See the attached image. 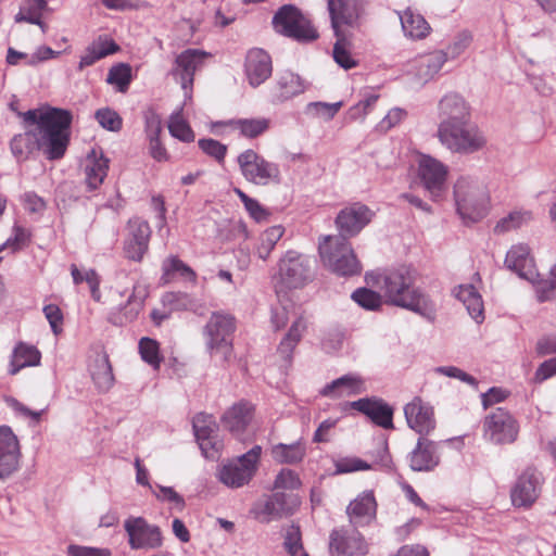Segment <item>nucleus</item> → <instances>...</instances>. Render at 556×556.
I'll return each mask as SVG.
<instances>
[{"instance_id":"b1692460","label":"nucleus","mask_w":556,"mask_h":556,"mask_svg":"<svg viewBox=\"0 0 556 556\" xmlns=\"http://www.w3.org/2000/svg\"><path fill=\"white\" fill-rule=\"evenodd\" d=\"M244 72L249 84L254 88L258 87L271 75L270 55L261 48L250 49L245 56Z\"/></svg>"},{"instance_id":"8fccbe9b","label":"nucleus","mask_w":556,"mask_h":556,"mask_svg":"<svg viewBox=\"0 0 556 556\" xmlns=\"http://www.w3.org/2000/svg\"><path fill=\"white\" fill-rule=\"evenodd\" d=\"M351 298L357 305L367 311H377L382 305L381 294L365 287L353 291Z\"/></svg>"},{"instance_id":"4468645a","label":"nucleus","mask_w":556,"mask_h":556,"mask_svg":"<svg viewBox=\"0 0 556 556\" xmlns=\"http://www.w3.org/2000/svg\"><path fill=\"white\" fill-rule=\"evenodd\" d=\"M375 213L366 204L352 203L337 214L334 225L339 231L334 237H342L349 241L357 236L372 219Z\"/></svg>"},{"instance_id":"c03bdc74","label":"nucleus","mask_w":556,"mask_h":556,"mask_svg":"<svg viewBox=\"0 0 556 556\" xmlns=\"http://www.w3.org/2000/svg\"><path fill=\"white\" fill-rule=\"evenodd\" d=\"M162 303L172 312L174 311H193L195 312L199 304L195 298L187 292H166L162 295Z\"/></svg>"},{"instance_id":"4c0bfd02","label":"nucleus","mask_w":556,"mask_h":556,"mask_svg":"<svg viewBox=\"0 0 556 556\" xmlns=\"http://www.w3.org/2000/svg\"><path fill=\"white\" fill-rule=\"evenodd\" d=\"M90 371L91 378L100 392H108L113 387L114 375L108 355L98 356Z\"/></svg>"},{"instance_id":"5fc2aeb1","label":"nucleus","mask_w":556,"mask_h":556,"mask_svg":"<svg viewBox=\"0 0 556 556\" xmlns=\"http://www.w3.org/2000/svg\"><path fill=\"white\" fill-rule=\"evenodd\" d=\"M532 218L531 212H511L506 217L500 219L495 227L494 232L504 233L513 229L521 227L525 223Z\"/></svg>"},{"instance_id":"f704fd0d","label":"nucleus","mask_w":556,"mask_h":556,"mask_svg":"<svg viewBox=\"0 0 556 556\" xmlns=\"http://www.w3.org/2000/svg\"><path fill=\"white\" fill-rule=\"evenodd\" d=\"M176 275L192 283L197 282V273L177 255H169L162 263V276L160 281L164 286L168 285Z\"/></svg>"},{"instance_id":"a18cd8bd","label":"nucleus","mask_w":556,"mask_h":556,"mask_svg":"<svg viewBox=\"0 0 556 556\" xmlns=\"http://www.w3.org/2000/svg\"><path fill=\"white\" fill-rule=\"evenodd\" d=\"M283 233L285 228L280 225L267 228L261 236L260 244L256 249L257 256L264 261L267 260Z\"/></svg>"},{"instance_id":"de8ad7c7","label":"nucleus","mask_w":556,"mask_h":556,"mask_svg":"<svg viewBox=\"0 0 556 556\" xmlns=\"http://www.w3.org/2000/svg\"><path fill=\"white\" fill-rule=\"evenodd\" d=\"M131 66L128 63H117L108 73L105 81L116 86L117 91L126 92L131 83Z\"/></svg>"},{"instance_id":"bf43d9fd","label":"nucleus","mask_w":556,"mask_h":556,"mask_svg":"<svg viewBox=\"0 0 556 556\" xmlns=\"http://www.w3.org/2000/svg\"><path fill=\"white\" fill-rule=\"evenodd\" d=\"M203 153L213 157L217 163H223L227 154V146L213 138H202L198 141Z\"/></svg>"},{"instance_id":"2f4dec72","label":"nucleus","mask_w":556,"mask_h":556,"mask_svg":"<svg viewBox=\"0 0 556 556\" xmlns=\"http://www.w3.org/2000/svg\"><path fill=\"white\" fill-rule=\"evenodd\" d=\"M40 361V351L35 345L21 341L13 350L9 374L14 376L25 367L38 366Z\"/></svg>"},{"instance_id":"c9c22d12","label":"nucleus","mask_w":556,"mask_h":556,"mask_svg":"<svg viewBox=\"0 0 556 556\" xmlns=\"http://www.w3.org/2000/svg\"><path fill=\"white\" fill-rule=\"evenodd\" d=\"M400 20L405 36L409 37L410 39H424L430 33L431 27L429 23L420 13L414 11L410 8H407L400 15Z\"/></svg>"},{"instance_id":"6e6d98bb","label":"nucleus","mask_w":556,"mask_h":556,"mask_svg":"<svg viewBox=\"0 0 556 556\" xmlns=\"http://www.w3.org/2000/svg\"><path fill=\"white\" fill-rule=\"evenodd\" d=\"M369 455L371 458V469L378 468L386 472L394 471V464L389 452L387 442L380 443L377 448L369 453Z\"/></svg>"},{"instance_id":"423d86ee","label":"nucleus","mask_w":556,"mask_h":556,"mask_svg":"<svg viewBox=\"0 0 556 556\" xmlns=\"http://www.w3.org/2000/svg\"><path fill=\"white\" fill-rule=\"evenodd\" d=\"M236 319L230 314L214 312L204 327L205 344L211 354H219L228 362L232 354Z\"/></svg>"},{"instance_id":"1a4fd4ad","label":"nucleus","mask_w":556,"mask_h":556,"mask_svg":"<svg viewBox=\"0 0 556 556\" xmlns=\"http://www.w3.org/2000/svg\"><path fill=\"white\" fill-rule=\"evenodd\" d=\"M262 447L254 445L250 451L223 465L218 479L225 485L237 489L248 484L256 472Z\"/></svg>"},{"instance_id":"39448f33","label":"nucleus","mask_w":556,"mask_h":556,"mask_svg":"<svg viewBox=\"0 0 556 556\" xmlns=\"http://www.w3.org/2000/svg\"><path fill=\"white\" fill-rule=\"evenodd\" d=\"M437 137L443 147L458 154H472L486 144L483 132L471 121L438 126Z\"/></svg>"},{"instance_id":"aec40b11","label":"nucleus","mask_w":556,"mask_h":556,"mask_svg":"<svg viewBox=\"0 0 556 556\" xmlns=\"http://www.w3.org/2000/svg\"><path fill=\"white\" fill-rule=\"evenodd\" d=\"M404 415L407 425L416 431L419 437H427L435 429L433 407L424 402L419 396L404 406Z\"/></svg>"},{"instance_id":"0eeeda50","label":"nucleus","mask_w":556,"mask_h":556,"mask_svg":"<svg viewBox=\"0 0 556 556\" xmlns=\"http://www.w3.org/2000/svg\"><path fill=\"white\" fill-rule=\"evenodd\" d=\"M275 29L299 42H312L318 39L319 34L312 23L293 4H285L273 17Z\"/></svg>"},{"instance_id":"37998d69","label":"nucleus","mask_w":556,"mask_h":556,"mask_svg":"<svg viewBox=\"0 0 556 556\" xmlns=\"http://www.w3.org/2000/svg\"><path fill=\"white\" fill-rule=\"evenodd\" d=\"M49 0H25L14 16L15 23H38L45 12L50 11Z\"/></svg>"},{"instance_id":"49530a36","label":"nucleus","mask_w":556,"mask_h":556,"mask_svg":"<svg viewBox=\"0 0 556 556\" xmlns=\"http://www.w3.org/2000/svg\"><path fill=\"white\" fill-rule=\"evenodd\" d=\"M235 129L250 139H254L269 128V121L267 118H239L232 122Z\"/></svg>"},{"instance_id":"6ab92c4d","label":"nucleus","mask_w":556,"mask_h":556,"mask_svg":"<svg viewBox=\"0 0 556 556\" xmlns=\"http://www.w3.org/2000/svg\"><path fill=\"white\" fill-rule=\"evenodd\" d=\"M21 447L9 426H0V479L10 478L20 469Z\"/></svg>"},{"instance_id":"0e129e2a","label":"nucleus","mask_w":556,"mask_h":556,"mask_svg":"<svg viewBox=\"0 0 556 556\" xmlns=\"http://www.w3.org/2000/svg\"><path fill=\"white\" fill-rule=\"evenodd\" d=\"M144 131L148 140L159 139L162 132L161 116L152 109L144 112Z\"/></svg>"},{"instance_id":"5701e85b","label":"nucleus","mask_w":556,"mask_h":556,"mask_svg":"<svg viewBox=\"0 0 556 556\" xmlns=\"http://www.w3.org/2000/svg\"><path fill=\"white\" fill-rule=\"evenodd\" d=\"M407 460L413 471H431L440 463L438 443L427 437H419L415 448L408 453Z\"/></svg>"},{"instance_id":"79ce46f5","label":"nucleus","mask_w":556,"mask_h":556,"mask_svg":"<svg viewBox=\"0 0 556 556\" xmlns=\"http://www.w3.org/2000/svg\"><path fill=\"white\" fill-rule=\"evenodd\" d=\"M333 34L337 38L332 50L334 62L346 71L356 67L358 62L352 56L350 51V41L345 37L344 33L339 31Z\"/></svg>"},{"instance_id":"e433bc0d","label":"nucleus","mask_w":556,"mask_h":556,"mask_svg":"<svg viewBox=\"0 0 556 556\" xmlns=\"http://www.w3.org/2000/svg\"><path fill=\"white\" fill-rule=\"evenodd\" d=\"M109 170V160L101 153L100 157H97L96 152L92 151L88 155L87 164L85 166V182L89 191L97 190L103 182Z\"/></svg>"},{"instance_id":"9b49d317","label":"nucleus","mask_w":556,"mask_h":556,"mask_svg":"<svg viewBox=\"0 0 556 556\" xmlns=\"http://www.w3.org/2000/svg\"><path fill=\"white\" fill-rule=\"evenodd\" d=\"M300 498L291 493L276 491L257 501L252 509L255 518L263 523L278 520L294 514L300 506Z\"/></svg>"},{"instance_id":"dca6fc26","label":"nucleus","mask_w":556,"mask_h":556,"mask_svg":"<svg viewBox=\"0 0 556 556\" xmlns=\"http://www.w3.org/2000/svg\"><path fill=\"white\" fill-rule=\"evenodd\" d=\"M542 484V473L533 467L526 468L511 488L513 505L518 508L531 507L541 494Z\"/></svg>"},{"instance_id":"a211bd4d","label":"nucleus","mask_w":556,"mask_h":556,"mask_svg":"<svg viewBox=\"0 0 556 556\" xmlns=\"http://www.w3.org/2000/svg\"><path fill=\"white\" fill-rule=\"evenodd\" d=\"M329 551L332 556H365L367 544L355 528L341 527L331 531Z\"/></svg>"},{"instance_id":"c85d7f7f","label":"nucleus","mask_w":556,"mask_h":556,"mask_svg":"<svg viewBox=\"0 0 556 556\" xmlns=\"http://www.w3.org/2000/svg\"><path fill=\"white\" fill-rule=\"evenodd\" d=\"M505 265L519 277L527 280L532 279V258L530 257L528 245L519 244L511 247L506 254Z\"/></svg>"},{"instance_id":"6e6552de","label":"nucleus","mask_w":556,"mask_h":556,"mask_svg":"<svg viewBox=\"0 0 556 556\" xmlns=\"http://www.w3.org/2000/svg\"><path fill=\"white\" fill-rule=\"evenodd\" d=\"M278 277L286 289L303 288L314 278V260L289 250L278 262Z\"/></svg>"},{"instance_id":"09e8293b","label":"nucleus","mask_w":556,"mask_h":556,"mask_svg":"<svg viewBox=\"0 0 556 556\" xmlns=\"http://www.w3.org/2000/svg\"><path fill=\"white\" fill-rule=\"evenodd\" d=\"M283 546L290 556H308L302 543L300 526L290 525L283 535Z\"/></svg>"},{"instance_id":"f8f14e48","label":"nucleus","mask_w":556,"mask_h":556,"mask_svg":"<svg viewBox=\"0 0 556 556\" xmlns=\"http://www.w3.org/2000/svg\"><path fill=\"white\" fill-rule=\"evenodd\" d=\"M124 529L131 549H156L163 545L160 527L149 523L143 517H128Z\"/></svg>"},{"instance_id":"4d7b16f0","label":"nucleus","mask_w":556,"mask_h":556,"mask_svg":"<svg viewBox=\"0 0 556 556\" xmlns=\"http://www.w3.org/2000/svg\"><path fill=\"white\" fill-rule=\"evenodd\" d=\"M94 117L100 126L109 131H119L122 129V117L110 108L97 110Z\"/></svg>"},{"instance_id":"f3484780","label":"nucleus","mask_w":556,"mask_h":556,"mask_svg":"<svg viewBox=\"0 0 556 556\" xmlns=\"http://www.w3.org/2000/svg\"><path fill=\"white\" fill-rule=\"evenodd\" d=\"M447 167L439 160L421 154L418 162V177L433 200H438L445 189Z\"/></svg>"},{"instance_id":"bb28decb","label":"nucleus","mask_w":556,"mask_h":556,"mask_svg":"<svg viewBox=\"0 0 556 556\" xmlns=\"http://www.w3.org/2000/svg\"><path fill=\"white\" fill-rule=\"evenodd\" d=\"M377 503L371 491L365 492L352 501L346 514L353 528L369 525L376 518Z\"/></svg>"},{"instance_id":"f03ea898","label":"nucleus","mask_w":556,"mask_h":556,"mask_svg":"<svg viewBox=\"0 0 556 556\" xmlns=\"http://www.w3.org/2000/svg\"><path fill=\"white\" fill-rule=\"evenodd\" d=\"M25 124L36 127L38 151L49 161L61 160L71 140L73 115L68 110L49 108L46 112L28 110L23 113Z\"/></svg>"},{"instance_id":"473e14b6","label":"nucleus","mask_w":556,"mask_h":556,"mask_svg":"<svg viewBox=\"0 0 556 556\" xmlns=\"http://www.w3.org/2000/svg\"><path fill=\"white\" fill-rule=\"evenodd\" d=\"M364 391V381L359 376L348 374L326 384L320 394L323 396H341L361 394Z\"/></svg>"},{"instance_id":"72a5a7b5","label":"nucleus","mask_w":556,"mask_h":556,"mask_svg":"<svg viewBox=\"0 0 556 556\" xmlns=\"http://www.w3.org/2000/svg\"><path fill=\"white\" fill-rule=\"evenodd\" d=\"M252 418V408L248 403H238L229 408L222 417L225 429L233 434H241Z\"/></svg>"},{"instance_id":"ea45409f","label":"nucleus","mask_w":556,"mask_h":556,"mask_svg":"<svg viewBox=\"0 0 556 556\" xmlns=\"http://www.w3.org/2000/svg\"><path fill=\"white\" fill-rule=\"evenodd\" d=\"M305 456V447L296 442L292 444L278 443L271 447V457L279 464L294 465Z\"/></svg>"},{"instance_id":"3c124183","label":"nucleus","mask_w":556,"mask_h":556,"mask_svg":"<svg viewBox=\"0 0 556 556\" xmlns=\"http://www.w3.org/2000/svg\"><path fill=\"white\" fill-rule=\"evenodd\" d=\"M280 89L279 97L283 100L298 96L304 91V85L299 75L293 73H285L277 81Z\"/></svg>"},{"instance_id":"cd10ccee","label":"nucleus","mask_w":556,"mask_h":556,"mask_svg":"<svg viewBox=\"0 0 556 556\" xmlns=\"http://www.w3.org/2000/svg\"><path fill=\"white\" fill-rule=\"evenodd\" d=\"M308 327L307 318L303 315H299L291 324L287 333L281 339L277 352L286 361L291 362L293 351L296 345L301 342L304 333Z\"/></svg>"},{"instance_id":"a19ab883","label":"nucleus","mask_w":556,"mask_h":556,"mask_svg":"<svg viewBox=\"0 0 556 556\" xmlns=\"http://www.w3.org/2000/svg\"><path fill=\"white\" fill-rule=\"evenodd\" d=\"M146 296V290L139 286H135L132 293L129 295L127 303L123 307V317H118L119 321L110 317V321L115 325H123L124 323H129L136 319L139 312L143 307Z\"/></svg>"},{"instance_id":"2eb2a0df","label":"nucleus","mask_w":556,"mask_h":556,"mask_svg":"<svg viewBox=\"0 0 556 556\" xmlns=\"http://www.w3.org/2000/svg\"><path fill=\"white\" fill-rule=\"evenodd\" d=\"M123 242V252L127 260L140 263L149 250L152 235L149 223L140 217L130 218Z\"/></svg>"},{"instance_id":"864d4df0","label":"nucleus","mask_w":556,"mask_h":556,"mask_svg":"<svg viewBox=\"0 0 556 556\" xmlns=\"http://www.w3.org/2000/svg\"><path fill=\"white\" fill-rule=\"evenodd\" d=\"M168 131L169 134L182 141V142H193L195 139L194 131L190 127V125L180 117L179 113L173 114L169 118L168 123Z\"/></svg>"},{"instance_id":"7ed1b4c3","label":"nucleus","mask_w":556,"mask_h":556,"mask_svg":"<svg viewBox=\"0 0 556 556\" xmlns=\"http://www.w3.org/2000/svg\"><path fill=\"white\" fill-rule=\"evenodd\" d=\"M319 255L324 265L340 277L358 276L362 264L350 241L342 237L326 236L319 242Z\"/></svg>"},{"instance_id":"ddd939ff","label":"nucleus","mask_w":556,"mask_h":556,"mask_svg":"<svg viewBox=\"0 0 556 556\" xmlns=\"http://www.w3.org/2000/svg\"><path fill=\"white\" fill-rule=\"evenodd\" d=\"M484 435L495 444H510L516 441L519 433V425L513 415L497 407L488 415L483 422Z\"/></svg>"},{"instance_id":"412c9836","label":"nucleus","mask_w":556,"mask_h":556,"mask_svg":"<svg viewBox=\"0 0 556 556\" xmlns=\"http://www.w3.org/2000/svg\"><path fill=\"white\" fill-rule=\"evenodd\" d=\"M352 408L366 415L375 425L383 429H394V409L379 397H363L351 403Z\"/></svg>"},{"instance_id":"680f3d73","label":"nucleus","mask_w":556,"mask_h":556,"mask_svg":"<svg viewBox=\"0 0 556 556\" xmlns=\"http://www.w3.org/2000/svg\"><path fill=\"white\" fill-rule=\"evenodd\" d=\"M334 467L337 475L371 469L370 463H367L358 457L341 458L334 463Z\"/></svg>"},{"instance_id":"13d9d810","label":"nucleus","mask_w":556,"mask_h":556,"mask_svg":"<svg viewBox=\"0 0 556 556\" xmlns=\"http://www.w3.org/2000/svg\"><path fill=\"white\" fill-rule=\"evenodd\" d=\"M302 485L299 475L289 468H282L275 478L274 490H298Z\"/></svg>"},{"instance_id":"338daca9","label":"nucleus","mask_w":556,"mask_h":556,"mask_svg":"<svg viewBox=\"0 0 556 556\" xmlns=\"http://www.w3.org/2000/svg\"><path fill=\"white\" fill-rule=\"evenodd\" d=\"M68 556H112L109 548L90 547L77 544H71L67 546Z\"/></svg>"},{"instance_id":"7c9ffc66","label":"nucleus","mask_w":556,"mask_h":556,"mask_svg":"<svg viewBox=\"0 0 556 556\" xmlns=\"http://www.w3.org/2000/svg\"><path fill=\"white\" fill-rule=\"evenodd\" d=\"M10 149L17 162H24L38 151L36 127L27 124L26 130L15 135L10 141Z\"/></svg>"},{"instance_id":"a878e982","label":"nucleus","mask_w":556,"mask_h":556,"mask_svg":"<svg viewBox=\"0 0 556 556\" xmlns=\"http://www.w3.org/2000/svg\"><path fill=\"white\" fill-rule=\"evenodd\" d=\"M206 55V52L198 49H187L177 55L175 60L176 67L172 73L179 77L182 89L187 90L192 87L194 73Z\"/></svg>"},{"instance_id":"9d476101","label":"nucleus","mask_w":556,"mask_h":556,"mask_svg":"<svg viewBox=\"0 0 556 556\" xmlns=\"http://www.w3.org/2000/svg\"><path fill=\"white\" fill-rule=\"evenodd\" d=\"M237 163L247 181L257 186L280 182V169L276 163L267 161L252 149H247L237 157Z\"/></svg>"},{"instance_id":"393cba45","label":"nucleus","mask_w":556,"mask_h":556,"mask_svg":"<svg viewBox=\"0 0 556 556\" xmlns=\"http://www.w3.org/2000/svg\"><path fill=\"white\" fill-rule=\"evenodd\" d=\"M333 33L342 31L341 26H353L362 11V0H327Z\"/></svg>"},{"instance_id":"f257e3e1","label":"nucleus","mask_w":556,"mask_h":556,"mask_svg":"<svg viewBox=\"0 0 556 556\" xmlns=\"http://www.w3.org/2000/svg\"><path fill=\"white\" fill-rule=\"evenodd\" d=\"M416 276V270L406 265L389 269L382 277L381 290L390 304L414 312L433 323L437 318V305L429 294L415 287Z\"/></svg>"},{"instance_id":"4be33fe9","label":"nucleus","mask_w":556,"mask_h":556,"mask_svg":"<svg viewBox=\"0 0 556 556\" xmlns=\"http://www.w3.org/2000/svg\"><path fill=\"white\" fill-rule=\"evenodd\" d=\"M439 126H444L445 124H457L465 123L470 121V105L457 92H450L445 94L438 104Z\"/></svg>"},{"instance_id":"052dcab7","label":"nucleus","mask_w":556,"mask_h":556,"mask_svg":"<svg viewBox=\"0 0 556 556\" xmlns=\"http://www.w3.org/2000/svg\"><path fill=\"white\" fill-rule=\"evenodd\" d=\"M151 492L159 501L172 503L179 511H181L186 506L185 498L172 486L156 484Z\"/></svg>"},{"instance_id":"774afa93","label":"nucleus","mask_w":556,"mask_h":556,"mask_svg":"<svg viewBox=\"0 0 556 556\" xmlns=\"http://www.w3.org/2000/svg\"><path fill=\"white\" fill-rule=\"evenodd\" d=\"M435 371L437 372H440L446 377H450V378H456V379H459L460 381L463 382H466L470 386H473V387H477L478 386V381L475 377H472L471 375L465 372L464 370L459 369L458 367H455V366H441V367H437L435 368Z\"/></svg>"},{"instance_id":"e2e57ef3","label":"nucleus","mask_w":556,"mask_h":556,"mask_svg":"<svg viewBox=\"0 0 556 556\" xmlns=\"http://www.w3.org/2000/svg\"><path fill=\"white\" fill-rule=\"evenodd\" d=\"M536 293L540 302L548 301L556 295V265L551 268L548 279L538 283Z\"/></svg>"},{"instance_id":"58836bf2","label":"nucleus","mask_w":556,"mask_h":556,"mask_svg":"<svg viewBox=\"0 0 556 556\" xmlns=\"http://www.w3.org/2000/svg\"><path fill=\"white\" fill-rule=\"evenodd\" d=\"M119 50L118 45L114 40H104L103 42H93L87 49L84 55H81L78 70L83 71L85 67L93 65L97 61L114 54Z\"/></svg>"},{"instance_id":"c756f323","label":"nucleus","mask_w":556,"mask_h":556,"mask_svg":"<svg viewBox=\"0 0 556 556\" xmlns=\"http://www.w3.org/2000/svg\"><path fill=\"white\" fill-rule=\"evenodd\" d=\"M472 35L468 30H463L458 33L453 42L450 43L446 48L445 52H440L431 55L427 61V66L432 68L434 72H438L442 65L445 63L447 58H457L462 54L471 43Z\"/></svg>"},{"instance_id":"69168bd1","label":"nucleus","mask_w":556,"mask_h":556,"mask_svg":"<svg viewBox=\"0 0 556 556\" xmlns=\"http://www.w3.org/2000/svg\"><path fill=\"white\" fill-rule=\"evenodd\" d=\"M43 314L49 321L52 332L59 334L62 331L63 313L56 304H48L43 307Z\"/></svg>"},{"instance_id":"20e7f679","label":"nucleus","mask_w":556,"mask_h":556,"mask_svg":"<svg viewBox=\"0 0 556 556\" xmlns=\"http://www.w3.org/2000/svg\"><path fill=\"white\" fill-rule=\"evenodd\" d=\"M456 210L466 223L482 219L489 205V193L485 187L470 177H460L454 185Z\"/></svg>"},{"instance_id":"603ef678","label":"nucleus","mask_w":556,"mask_h":556,"mask_svg":"<svg viewBox=\"0 0 556 556\" xmlns=\"http://www.w3.org/2000/svg\"><path fill=\"white\" fill-rule=\"evenodd\" d=\"M139 353L141 358L151 365L154 369H159L162 356L160 355V346L154 339L143 337L139 341Z\"/></svg>"}]
</instances>
